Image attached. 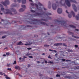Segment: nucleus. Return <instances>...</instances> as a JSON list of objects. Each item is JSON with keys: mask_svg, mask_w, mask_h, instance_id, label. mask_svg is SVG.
Wrapping results in <instances>:
<instances>
[{"mask_svg": "<svg viewBox=\"0 0 79 79\" xmlns=\"http://www.w3.org/2000/svg\"><path fill=\"white\" fill-rule=\"evenodd\" d=\"M31 6H34L35 5L38 11L41 12V13H36L35 15H29V16H30V18H33V17H35V16H41L42 15H45V16H48L49 15H51L52 14L50 13H45V12H43L42 11V5L39 2L38 5H39L38 6L37 4H34L33 2L32 3H31Z\"/></svg>", "mask_w": 79, "mask_h": 79, "instance_id": "nucleus-1", "label": "nucleus"}, {"mask_svg": "<svg viewBox=\"0 0 79 79\" xmlns=\"http://www.w3.org/2000/svg\"><path fill=\"white\" fill-rule=\"evenodd\" d=\"M66 4L68 7H70L71 6V3L69 0H65V2L63 0H61L59 2H56V4H52V9L54 10H55L56 9V6H58V5H61V6H65V8H66L67 7L65 6Z\"/></svg>", "mask_w": 79, "mask_h": 79, "instance_id": "nucleus-2", "label": "nucleus"}, {"mask_svg": "<svg viewBox=\"0 0 79 79\" xmlns=\"http://www.w3.org/2000/svg\"><path fill=\"white\" fill-rule=\"evenodd\" d=\"M1 11H3L4 14H10V15H13V13L16 14L17 12L16 11V10L13 8L10 9L11 11L8 9H5H5L3 8H2L1 9Z\"/></svg>", "mask_w": 79, "mask_h": 79, "instance_id": "nucleus-3", "label": "nucleus"}, {"mask_svg": "<svg viewBox=\"0 0 79 79\" xmlns=\"http://www.w3.org/2000/svg\"><path fill=\"white\" fill-rule=\"evenodd\" d=\"M29 20H30L31 22H27V23H30V24H36V23H37V22H39L40 20H37L36 19H29Z\"/></svg>", "mask_w": 79, "mask_h": 79, "instance_id": "nucleus-4", "label": "nucleus"}, {"mask_svg": "<svg viewBox=\"0 0 79 79\" xmlns=\"http://www.w3.org/2000/svg\"><path fill=\"white\" fill-rule=\"evenodd\" d=\"M1 3L5 6H6V4L7 5H9V4H10V2H9V1L8 0L5 1L4 2H1Z\"/></svg>", "mask_w": 79, "mask_h": 79, "instance_id": "nucleus-5", "label": "nucleus"}, {"mask_svg": "<svg viewBox=\"0 0 79 79\" xmlns=\"http://www.w3.org/2000/svg\"><path fill=\"white\" fill-rule=\"evenodd\" d=\"M61 25L62 26H66V22L64 21H62L60 22Z\"/></svg>", "mask_w": 79, "mask_h": 79, "instance_id": "nucleus-6", "label": "nucleus"}, {"mask_svg": "<svg viewBox=\"0 0 79 79\" xmlns=\"http://www.w3.org/2000/svg\"><path fill=\"white\" fill-rule=\"evenodd\" d=\"M72 6L73 8V9L74 10V11H75V12H77V9L76 8V5H75L74 4H73L72 5Z\"/></svg>", "mask_w": 79, "mask_h": 79, "instance_id": "nucleus-7", "label": "nucleus"}, {"mask_svg": "<svg viewBox=\"0 0 79 79\" xmlns=\"http://www.w3.org/2000/svg\"><path fill=\"white\" fill-rule=\"evenodd\" d=\"M57 12L59 14H61L62 13V9L60 8H58L57 10Z\"/></svg>", "mask_w": 79, "mask_h": 79, "instance_id": "nucleus-8", "label": "nucleus"}, {"mask_svg": "<svg viewBox=\"0 0 79 79\" xmlns=\"http://www.w3.org/2000/svg\"><path fill=\"white\" fill-rule=\"evenodd\" d=\"M62 45V43H56L54 44V45L55 46H58L60 45Z\"/></svg>", "mask_w": 79, "mask_h": 79, "instance_id": "nucleus-9", "label": "nucleus"}, {"mask_svg": "<svg viewBox=\"0 0 79 79\" xmlns=\"http://www.w3.org/2000/svg\"><path fill=\"white\" fill-rule=\"evenodd\" d=\"M31 9V12H32V13H35V12L37 11L36 10H35V11L32 10L33 9H34V8L33 7H30Z\"/></svg>", "mask_w": 79, "mask_h": 79, "instance_id": "nucleus-10", "label": "nucleus"}, {"mask_svg": "<svg viewBox=\"0 0 79 79\" xmlns=\"http://www.w3.org/2000/svg\"><path fill=\"white\" fill-rule=\"evenodd\" d=\"M15 69H19V70H20L21 69H20V67L18 66H16L15 67Z\"/></svg>", "mask_w": 79, "mask_h": 79, "instance_id": "nucleus-11", "label": "nucleus"}, {"mask_svg": "<svg viewBox=\"0 0 79 79\" xmlns=\"http://www.w3.org/2000/svg\"><path fill=\"white\" fill-rule=\"evenodd\" d=\"M17 45H23V44L22 43V42L20 41L18 43Z\"/></svg>", "mask_w": 79, "mask_h": 79, "instance_id": "nucleus-12", "label": "nucleus"}, {"mask_svg": "<svg viewBox=\"0 0 79 79\" xmlns=\"http://www.w3.org/2000/svg\"><path fill=\"white\" fill-rule=\"evenodd\" d=\"M40 24H43L44 25H45V26H48V25H47V23L43 22H40Z\"/></svg>", "mask_w": 79, "mask_h": 79, "instance_id": "nucleus-13", "label": "nucleus"}, {"mask_svg": "<svg viewBox=\"0 0 79 79\" xmlns=\"http://www.w3.org/2000/svg\"><path fill=\"white\" fill-rule=\"evenodd\" d=\"M22 4H25L26 3V0H22Z\"/></svg>", "mask_w": 79, "mask_h": 79, "instance_id": "nucleus-14", "label": "nucleus"}, {"mask_svg": "<svg viewBox=\"0 0 79 79\" xmlns=\"http://www.w3.org/2000/svg\"><path fill=\"white\" fill-rule=\"evenodd\" d=\"M65 78H67V79H73V77L71 76H66L65 77Z\"/></svg>", "mask_w": 79, "mask_h": 79, "instance_id": "nucleus-15", "label": "nucleus"}, {"mask_svg": "<svg viewBox=\"0 0 79 79\" xmlns=\"http://www.w3.org/2000/svg\"><path fill=\"white\" fill-rule=\"evenodd\" d=\"M24 11V9H23V8H21L19 10V11L20 12H23V11Z\"/></svg>", "mask_w": 79, "mask_h": 79, "instance_id": "nucleus-16", "label": "nucleus"}, {"mask_svg": "<svg viewBox=\"0 0 79 79\" xmlns=\"http://www.w3.org/2000/svg\"><path fill=\"white\" fill-rule=\"evenodd\" d=\"M69 26H70V27H72L73 28H74L75 29H76V26H73V25H69Z\"/></svg>", "mask_w": 79, "mask_h": 79, "instance_id": "nucleus-17", "label": "nucleus"}, {"mask_svg": "<svg viewBox=\"0 0 79 79\" xmlns=\"http://www.w3.org/2000/svg\"><path fill=\"white\" fill-rule=\"evenodd\" d=\"M71 13H72V14L73 15V17H75V14L74 13V12H73V11H71Z\"/></svg>", "mask_w": 79, "mask_h": 79, "instance_id": "nucleus-18", "label": "nucleus"}, {"mask_svg": "<svg viewBox=\"0 0 79 79\" xmlns=\"http://www.w3.org/2000/svg\"><path fill=\"white\" fill-rule=\"evenodd\" d=\"M0 75H4V76H6V75L5 74V73H3L2 72H0Z\"/></svg>", "mask_w": 79, "mask_h": 79, "instance_id": "nucleus-19", "label": "nucleus"}, {"mask_svg": "<svg viewBox=\"0 0 79 79\" xmlns=\"http://www.w3.org/2000/svg\"><path fill=\"white\" fill-rule=\"evenodd\" d=\"M48 6L49 8H51V3L50 2H49Z\"/></svg>", "mask_w": 79, "mask_h": 79, "instance_id": "nucleus-20", "label": "nucleus"}, {"mask_svg": "<svg viewBox=\"0 0 79 79\" xmlns=\"http://www.w3.org/2000/svg\"><path fill=\"white\" fill-rule=\"evenodd\" d=\"M76 18L77 20H79V15H78V16H76Z\"/></svg>", "mask_w": 79, "mask_h": 79, "instance_id": "nucleus-21", "label": "nucleus"}, {"mask_svg": "<svg viewBox=\"0 0 79 79\" xmlns=\"http://www.w3.org/2000/svg\"><path fill=\"white\" fill-rule=\"evenodd\" d=\"M67 52H73V50L70 49H67Z\"/></svg>", "mask_w": 79, "mask_h": 79, "instance_id": "nucleus-22", "label": "nucleus"}, {"mask_svg": "<svg viewBox=\"0 0 79 79\" xmlns=\"http://www.w3.org/2000/svg\"><path fill=\"white\" fill-rule=\"evenodd\" d=\"M21 6L22 8H24L25 9H26V6L24 5H21Z\"/></svg>", "mask_w": 79, "mask_h": 79, "instance_id": "nucleus-23", "label": "nucleus"}, {"mask_svg": "<svg viewBox=\"0 0 79 79\" xmlns=\"http://www.w3.org/2000/svg\"><path fill=\"white\" fill-rule=\"evenodd\" d=\"M68 34H69L70 35H74V33L73 32H70L69 31L68 32Z\"/></svg>", "mask_w": 79, "mask_h": 79, "instance_id": "nucleus-24", "label": "nucleus"}, {"mask_svg": "<svg viewBox=\"0 0 79 79\" xmlns=\"http://www.w3.org/2000/svg\"><path fill=\"white\" fill-rule=\"evenodd\" d=\"M17 6V5L16 4H12V6H11V7H15Z\"/></svg>", "mask_w": 79, "mask_h": 79, "instance_id": "nucleus-25", "label": "nucleus"}, {"mask_svg": "<svg viewBox=\"0 0 79 79\" xmlns=\"http://www.w3.org/2000/svg\"><path fill=\"white\" fill-rule=\"evenodd\" d=\"M5 77L6 79H10V78L9 77H8V76L6 75V76H5Z\"/></svg>", "mask_w": 79, "mask_h": 79, "instance_id": "nucleus-26", "label": "nucleus"}, {"mask_svg": "<svg viewBox=\"0 0 79 79\" xmlns=\"http://www.w3.org/2000/svg\"><path fill=\"white\" fill-rule=\"evenodd\" d=\"M72 37H74V38H76V39H79V37L75 36L73 35H72Z\"/></svg>", "mask_w": 79, "mask_h": 79, "instance_id": "nucleus-27", "label": "nucleus"}, {"mask_svg": "<svg viewBox=\"0 0 79 79\" xmlns=\"http://www.w3.org/2000/svg\"><path fill=\"white\" fill-rule=\"evenodd\" d=\"M62 45L63 46H64V47H67V45L64 43H63Z\"/></svg>", "mask_w": 79, "mask_h": 79, "instance_id": "nucleus-28", "label": "nucleus"}, {"mask_svg": "<svg viewBox=\"0 0 79 79\" xmlns=\"http://www.w3.org/2000/svg\"><path fill=\"white\" fill-rule=\"evenodd\" d=\"M48 63H50V64H52V63H53V62H52L50 61H49L48 62Z\"/></svg>", "mask_w": 79, "mask_h": 79, "instance_id": "nucleus-29", "label": "nucleus"}, {"mask_svg": "<svg viewBox=\"0 0 79 79\" xmlns=\"http://www.w3.org/2000/svg\"><path fill=\"white\" fill-rule=\"evenodd\" d=\"M26 56H29V55H31V54L29 53H28L27 54H26Z\"/></svg>", "mask_w": 79, "mask_h": 79, "instance_id": "nucleus-30", "label": "nucleus"}, {"mask_svg": "<svg viewBox=\"0 0 79 79\" xmlns=\"http://www.w3.org/2000/svg\"><path fill=\"white\" fill-rule=\"evenodd\" d=\"M22 0H17V1L18 3H21Z\"/></svg>", "mask_w": 79, "mask_h": 79, "instance_id": "nucleus-31", "label": "nucleus"}, {"mask_svg": "<svg viewBox=\"0 0 79 79\" xmlns=\"http://www.w3.org/2000/svg\"><path fill=\"white\" fill-rule=\"evenodd\" d=\"M44 47H50V45H47V44H45V45H44Z\"/></svg>", "mask_w": 79, "mask_h": 79, "instance_id": "nucleus-32", "label": "nucleus"}, {"mask_svg": "<svg viewBox=\"0 0 79 79\" xmlns=\"http://www.w3.org/2000/svg\"><path fill=\"white\" fill-rule=\"evenodd\" d=\"M16 64V60H15L14 62L13 63V64Z\"/></svg>", "mask_w": 79, "mask_h": 79, "instance_id": "nucleus-33", "label": "nucleus"}, {"mask_svg": "<svg viewBox=\"0 0 79 79\" xmlns=\"http://www.w3.org/2000/svg\"><path fill=\"white\" fill-rule=\"evenodd\" d=\"M68 16L69 17V18H71V17H72V16H71V15H68Z\"/></svg>", "mask_w": 79, "mask_h": 79, "instance_id": "nucleus-34", "label": "nucleus"}, {"mask_svg": "<svg viewBox=\"0 0 79 79\" xmlns=\"http://www.w3.org/2000/svg\"><path fill=\"white\" fill-rule=\"evenodd\" d=\"M28 44H32V42H28Z\"/></svg>", "mask_w": 79, "mask_h": 79, "instance_id": "nucleus-35", "label": "nucleus"}, {"mask_svg": "<svg viewBox=\"0 0 79 79\" xmlns=\"http://www.w3.org/2000/svg\"><path fill=\"white\" fill-rule=\"evenodd\" d=\"M25 45H31V44H28V43L27 44H25Z\"/></svg>", "mask_w": 79, "mask_h": 79, "instance_id": "nucleus-36", "label": "nucleus"}, {"mask_svg": "<svg viewBox=\"0 0 79 79\" xmlns=\"http://www.w3.org/2000/svg\"><path fill=\"white\" fill-rule=\"evenodd\" d=\"M6 37V36H4L2 37V39H5Z\"/></svg>", "mask_w": 79, "mask_h": 79, "instance_id": "nucleus-37", "label": "nucleus"}, {"mask_svg": "<svg viewBox=\"0 0 79 79\" xmlns=\"http://www.w3.org/2000/svg\"><path fill=\"white\" fill-rule=\"evenodd\" d=\"M7 70L8 71H11V68H8L7 69Z\"/></svg>", "mask_w": 79, "mask_h": 79, "instance_id": "nucleus-38", "label": "nucleus"}, {"mask_svg": "<svg viewBox=\"0 0 79 79\" xmlns=\"http://www.w3.org/2000/svg\"><path fill=\"white\" fill-rule=\"evenodd\" d=\"M29 58H33V57L32 56H28Z\"/></svg>", "mask_w": 79, "mask_h": 79, "instance_id": "nucleus-39", "label": "nucleus"}, {"mask_svg": "<svg viewBox=\"0 0 79 79\" xmlns=\"http://www.w3.org/2000/svg\"><path fill=\"white\" fill-rule=\"evenodd\" d=\"M49 51H51V52H54V50H52V49H49Z\"/></svg>", "mask_w": 79, "mask_h": 79, "instance_id": "nucleus-40", "label": "nucleus"}, {"mask_svg": "<svg viewBox=\"0 0 79 79\" xmlns=\"http://www.w3.org/2000/svg\"><path fill=\"white\" fill-rule=\"evenodd\" d=\"M56 77H60V75L59 74H57L56 76Z\"/></svg>", "mask_w": 79, "mask_h": 79, "instance_id": "nucleus-41", "label": "nucleus"}, {"mask_svg": "<svg viewBox=\"0 0 79 79\" xmlns=\"http://www.w3.org/2000/svg\"><path fill=\"white\" fill-rule=\"evenodd\" d=\"M6 55L7 56H8L9 55H10V53L9 52H6Z\"/></svg>", "mask_w": 79, "mask_h": 79, "instance_id": "nucleus-42", "label": "nucleus"}, {"mask_svg": "<svg viewBox=\"0 0 79 79\" xmlns=\"http://www.w3.org/2000/svg\"><path fill=\"white\" fill-rule=\"evenodd\" d=\"M75 47H76V48H77V47H78V45H75Z\"/></svg>", "mask_w": 79, "mask_h": 79, "instance_id": "nucleus-43", "label": "nucleus"}, {"mask_svg": "<svg viewBox=\"0 0 79 79\" xmlns=\"http://www.w3.org/2000/svg\"><path fill=\"white\" fill-rule=\"evenodd\" d=\"M62 61H66V59H62Z\"/></svg>", "mask_w": 79, "mask_h": 79, "instance_id": "nucleus-44", "label": "nucleus"}, {"mask_svg": "<svg viewBox=\"0 0 79 79\" xmlns=\"http://www.w3.org/2000/svg\"><path fill=\"white\" fill-rule=\"evenodd\" d=\"M27 49V50H31V49H32V48H28Z\"/></svg>", "mask_w": 79, "mask_h": 79, "instance_id": "nucleus-45", "label": "nucleus"}, {"mask_svg": "<svg viewBox=\"0 0 79 79\" xmlns=\"http://www.w3.org/2000/svg\"><path fill=\"white\" fill-rule=\"evenodd\" d=\"M0 7H1V8H2L3 7V5H2V4H0Z\"/></svg>", "mask_w": 79, "mask_h": 79, "instance_id": "nucleus-46", "label": "nucleus"}, {"mask_svg": "<svg viewBox=\"0 0 79 79\" xmlns=\"http://www.w3.org/2000/svg\"><path fill=\"white\" fill-rule=\"evenodd\" d=\"M7 66L8 67H10V64H7Z\"/></svg>", "mask_w": 79, "mask_h": 79, "instance_id": "nucleus-47", "label": "nucleus"}, {"mask_svg": "<svg viewBox=\"0 0 79 79\" xmlns=\"http://www.w3.org/2000/svg\"><path fill=\"white\" fill-rule=\"evenodd\" d=\"M48 58H51V59H52V58H51V57H50V56H48Z\"/></svg>", "mask_w": 79, "mask_h": 79, "instance_id": "nucleus-48", "label": "nucleus"}, {"mask_svg": "<svg viewBox=\"0 0 79 79\" xmlns=\"http://www.w3.org/2000/svg\"><path fill=\"white\" fill-rule=\"evenodd\" d=\"M66 12L67 13H68V14H69V12H68V10H66Z\"/></svg>", "mask_w": 79, "mask_h": 79, "instance_id": "nucleus-49", "label": "nucleus"}, {"mask_svg": "<svg viewBox=\"0 0 79 79\" xmlns=\"http://www.w3.org/2000/svg\"><path fill=\"white\" fill-rule=\"evenodd\" d=\"M72 40H73V41H76V39H72Z\"/></svg>", "mask_w": 79, "mask_h": 79, "instance_id": "nucleus-50", "label": "nucleus"}, {"mask_svg": "<svg viewBox=\"0 0 79 79\" xmlns=\"http://www.w3.org/2000/svg\"><path fill=\"white\" fill-rule=\"evenodd\" d=\"M6 56V54H4L3 55V56Z\"/></svg>", "mask_w": 79, "mask_h": 79, "instance_id": "nucleus-51", "label": "nucleus"}, {"mask_svg": "<svg viewBox=\"0 0 79 79\" xmlns=\"http://www.w3.org/2000/svg\"><path fill=\"white\" fill-rule=\"evenodd\" d=\"M29 2H33L32 0H29Z\"/></svg>", "mask_w": 79, "mask_h": 79, "instance_id": "nucleus-52", "label": "nucleus"}, {"mask_svg": "<svg viewBox=\"0 0 79 79\" xmlns=\"http://www.w3.org/2000/svg\"><path fill=\"white\" fill-rule=\"evenodd\" d=\"M37 61V63H40V62L39 61Z\"/></svg>", "mask_w": 79, "mask_h": 79, "instance_id": "nucleus-53", "label": "nucleus"}, {"mask_svg": "<svg viewBox=\"0 0 79 79\" xmlns=\"http://www.w3.org/2000/svg\"><path fill=\"white\" fill-rule=\"evenodd\" d=\"M41 21H45V20L44 19H41Z\"/></svg>", "mask_w": 79, "mask_h": 79, "instance_id": "nucleus-54", "label": "nucleus"}, {"mask_svg": "<svg viewBox=\"0 0 79 79\" xmlns=\"http://www.w3.org/2000/svg\"><path fill=\"white\" fill-rule=\"evenodd\" d=\"M23 58H27V57L25 56H23Z\"/></svg>", "mask_w": 79, "mask_h": 79, "instance_id": "nucleus-55", "label": "nucleus"}, {"mask_svg": "<svg viewBox=\"0 0 79 79\" xmlns=\"http://www.w3.org/2000/svg\"><path fill=\"white\" fill-rule=\"evenodd\" d=\"M19 76H20V77H22V76H21V75L19 74Z\"/></svg>", "mask_w": 79, "mask_h": 79, "instance_id": "nucleus-56", "label": "nucleus"}, {"mask_svg": "<svg viewBox=\"0 0 79 79\" xmlns=\"http://www.w3.org/2000/svg\"><path fill=\"white\" fill-rule=\"evenodd\" d=\"M44 63H47L48 62L46 60L44 62Z\"/></svg>", "mask_w": 79, "mask_h": 79, "instance_id": "nucleus-57", "label": "nucleus"}, {"mask_svg": "<svg viewBox=\"0 0 79 79\" xmlns=\"http://www.w3.org/2000/svg\"><path fill=\"white\" fill-rule=\"evenodd\" d=\"M66 61H67V62H68V61H70V60H66Z\"/></svg>", "mask_w": 79, "mask_h": 79, "instance_id": "nucleus-58", "label": "nucleus"}, {"mask_svg": "<svg viewBox=\"0 0 79 79\" xmlns=\"http://www.w3.org/2000/svg\"><path fill=\"white\" fill-rule=\"evenodd\" d=\"M76 69H79V67H76Z\"/></svg>", "mask_w": 79, "mask_h": 79, "instance_id": "nucleus-59", "label": "nucleus"}, {"mask_svg": "<svg viewBox=\"0 0 79 79\" xmlns=\"http://www.w3.org/2000/svg\"><path fill=\"white\" fill-rule=\"evenodd\" d=\"M44 10H47V9H46V8H44Z\"/></svg>", "mask_w": 79, "mask_h": 79, "instance_id": "nucleus-60", "label": "nucleus"}, {"mask_svg": "<svg viewBox=\"0 0 79 79\" xmlns=\"http://www.w3.org/2000/svg\"><path fill=\"white\" fill-rule=\"evenodd\" d=\"M57 55H58V54L57 53L55 55V56H57Z\"/></svg>", "mask_w": 79, "mask_h": 79, "instance_id": "nucleus-61", "label": "nucleus"}, {"mask_svg": "<svg viewBox=\"0 0 79 79\" xmlns=\"http://www.w3.org/2000/svg\"><path fill=\"white\" fill-rule=\"evenodd\" d=\"M39 75H40V76H42V74H39Z\"/></svg>", "mask_w": 79, "mask_h": 79, "instance_id": "nucleus-62", "label": "nucleus"}, {"mask_svg": "<svg viewBox=\"0 0 79 79\" xmlns=\"http://www.w3.org/2000/svg\"><path fill=\"white\" fill-rule=\"evenodd\" d=\"M76 31H78L79 29H75Z\"/></svg>", "mask_w": 79, "mask_h": 79, "instance_id": "nucleus-63", "label": "nucleus"}, {"mask_svg": "<svg viewBox=\"0 0 79 79\" xmlns=\"http://www.w3.org/2000/svg\"><path fill=\"white\" fill-rule=\"evenodd\" d=\"M28 67H30V64H28Z\"/></svg>", "mask_w": 79, "mask_h": 79, "instance_id": "nucleus-64", "label": "nucleus"}]
</instances>
